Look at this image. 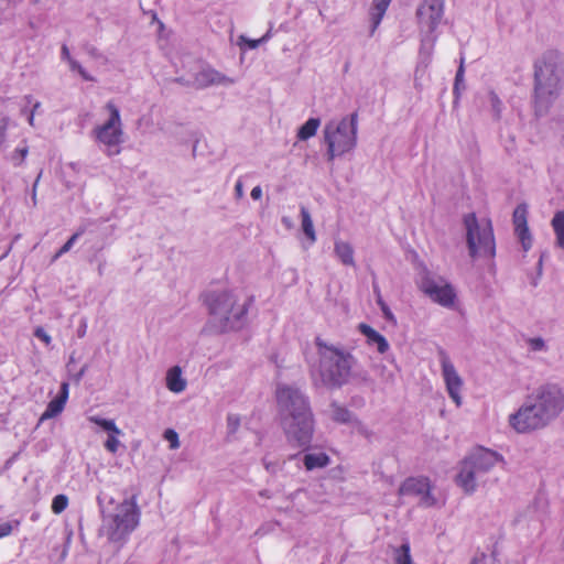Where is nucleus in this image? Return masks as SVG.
<instances>
[{
	"mask_svg": "<svg viewBox=\"0 0 564 564\" xmlns=\"http://www.w3.org/2000/svg\"><path fill=\"white\" fill-rule=\"evenodd\" d=\"M40 107H41V102L40 101H37V100L34 101V102L32 101V109H31V111H34V115H35L37 112V110L40 109Z\"/></svg>",
	"mask_w": 564,
	"mask_h": 564,
	"instance_id": "53",
	"label": "nucleus"
},
{
	"mask_svg": "<svg viewBox=\"0 0 564 564\" xmlns=\"http://www.w3.org/2000/svg\"><path fill=\"white\" fill-rule=\"evenodd\" d=\"M416 284L419 290L432 302L446 308L455 306L457 300L456 290L445 278L424 269L420 272Z\"/></svg>",
	"mask_w": 564,
	"mask_h": 564,
	"instance_id": "12",
	"label": "nucleus"
},
{
	"mask_svg": "<svg viewBox=\"0 0 564 564\" xmlns=\"http://www.w3.org/2000/svg\"><path fill=\"white\" fill-rule=\"evenodd\" d=\"M564 409V392L554 383L535 388L511 413L508 423L519 434L531 433L547 426Z\"/></svg>",
	"mask_w": 564,
	"mask_h": 564,
	"instance_id": "1",
	"label": "nucleus"
},
{
	"mask_svg": "<svg viewBox=\"0 0 564 564\" xmlns=\"http://www.w3.org/2000/svg\"><path fill=\"white\" fill-rule=\"evenodd\" d=\"M334 252L341 264L346 267H355V257L352 246L344 240L337 239L334 242Z\"/></svg>",
	"mask_w": 564,
	"mask_h": 564,
	"instance_id": "20",
	"label": "nucleus"
},
{
	"mask_svg": "<svg viewBox=\"0 0 564 564\" xmlns=\"http://www.w3.org/2000/svg\"><path fill=\"white\" fill-rule=\"evenodd\" d=\"M393 560L395 564H416L411 556V549L408 542L394 550Z\"/></svg>",
	"mask_w": 564,
	"mask_h": 564,
	"instance_id": "26",
	"label": "nucleus"
},
{
	"mask_svg": "<svg viewBox=\"0 0 564 564\" xmlns=\"http://www.w3.org/2000/svg\"><path fill=\"white\" fill-rule=\"evenodd\" d=\"M23 101L25 102V105L20 110L21 115L26 113V106L32 104L33 97L31 95H26L23 97Z\"/></svg>",
	"mask_w": 564,
	"mask_h": 564,
	"instance_id": "50",
	"label": "nucleus"
},
{
	"mask_svg": "<svg viewBox=\"0 0 564 564\" xmlns=\"http://www.w3.org/2000/svg\"><path fill=\"white\" fill-rule=\"evenodd\" d=\"M276 402L288 441L293 446L307 447L314 432L313 414L307 398L300 389L282 384L276 389Z\"/></svg>",
	"mask_w": 564,
	"mask_h": 564,
	"instance_id": "3",
	"label": "nucleus"
},
{
	"mask_svg": "<svg viewBox=\"0 0 564 564\" xmlns=\"http://www.w3.org/2000/svg\"><path fill=\"white\" fill-rule=\"evenodd\" d=\"M235 193L237 198H241L243 196V186L240 181H238L235 185Z\"/></svg>",
	"mask_w": 564,
	"mask_h": 564,
	"instance_id": "51",
	"label": "nucleus"
},
{
	"mask_svg": "<svg viewBox=\"0 0 564 564\" xmlns=\"http://www.w3.org/2000/svg\"><path fill=\"white\" fill-rule=\"evenodd\" d=\"M88 420L108 432V437L104 446L108 452L112 454L117 453L118 448L121 446V442L118 437L122 435V431L116 425L115 421L99 416H89Z\"/></svg>",
	"mask_w": 564,
	"mask_h": 564,
	"instance_id": "16",
	"label": "nucleus"
},
{
	"mask_svg": "<svg viewBox=\"0 0 564 564\" xmlns=\"http://www.w3.org/2000/svg\"><path fill=\"white\" fill-rule=\"evenodd\" d=\"M10 127V118L4 116L0 119V150L4 148L8 139V129Z\"/></svg>",
	"mask_w": 564,
	"mask_h": 564,
	"instance_id": "36",
	"label": "nucleus"
},
{
	"mask_svg": "<svg viewBox=\"0 0 564 564\" xmlns=\"http://www.w3.org/2000/svg\"><path fill=\"white\" fill-rule=\"evenodd\" d=\"M41 176H42V173H40V174L37 175V177H36L35 182H34V184H33L32 192H36V191H37V184H39V182H40Z\"/></svg>",
	"mask_w": 564,
	"mask_h": 564,
	"instance_id": "54",
	"label": "nucleus"
},
{
	"mask_svg": "<svg viewBox=\"0 0 564 564\" xmlns=\"http://www.w3.org/2000/svg\"><path fill=\"white\" fill-rule=\"evenodd\" d=\"M377 303L380 306L384 318H387L388 321H391V322H395L394 315L392 314V312L390 311L388 305L382 301L380 295L378 296Z\"/></svg>",
	"mask_w": 564,
	"mask_h": 564,
	"instance_id": "43",
	"label": "nucleus"
},
{
	"mask_svg": "<svg viewBox=\"0 0 564 564\" xmlns=\"http://www.w3.org/2000/svg\"><path fill=\"white\" fill-rule=\"evenodd\" d=\"M270 39V32H267L262 37L258 40H250L245 35H240L238 39V45L241 47L242 45H247L250 50L257 48L260 44L267 42Z\"/></svg>",
	"mask_w": 564,
	"mask_h": 564,
	"instance_id": "32",
	"label": "nucleus"
},
{
	"mask_svg": "<svg viewBox=\"0 0 564 564\" xmlns=\"http://www.w3.org/2000/svg\"><path fill=\"white\" fill-rule=\"evenodd\" d=\"M528 346L532 351H544L546 350L545 340L541 337H533L528 339Z\"/></svg>",
	"mask_w": 564,
	"mask_h": 564,
	"instance_id": "39",
	"label": "nucleus"
},
{
	"mask_svg": "<svg viewBox=\"0 0 564 564\" xmlns=\"http://www.w3.org/2000/svg\"><path fill=\"white\" fill-rule=\"evenodd\" d=\"M163 437L169 442L171 449H177L180 447L178 434L173 429L165 430Z\"/></svg>",
	"mask_w": 564,
	"mask_h": 564,
	"instance_id": "37",
	"label": "nucleus"
},
{
	"mask_svg": "<svg viewBox=\"0 0 564 564\" xmlns=\"http://www.w3.org/2000/svg\"><path fill=\"white\" fill-rule=\"evenodd\" d=\"M564 57L556 52L545 53L534 70L533 109L538 117L556 118L563 111Z\"/></svg>",
	"mask_w": 564,
	"mask_h": 564,
	"instance_id": "2",
	"label": "nucleus"
},
{
	"mask_svg": "<svg viewBox=\"0 0 564 564\" xmlns=\"http://www.w3.org/2000/svg\"><path fill=\"white\" fill-rule=\"evenodd\" d=\"M141 510L137 497L131 496L117 503L111 511L102 512L99 529L101 536L112 543H124L140 524Z\"/></svg>",
	"mask_w": 564,
	"mask_h": 564,
	"instance_id": "7",
	"label": "nucleus"
},
{
	"mask_svg": "<svg viewBox=\"0 0 564 564\" xmlns=\"http://www.w3.org/2000/svg\"><path fill=\"white\" fill-rule=\"evenodd\" d=\"M502 462L503 457L497 452L476 448L460 462L455 481L466 495H471L485 484L486 474Z\"/></svg>",
	"mask_w": 564,
	"mask_h": 564,
	"instance_id": "8",
	"label": "nucleus"
},
{
	"mask_svg": "<svg viewBox=\"0 0 564 564\" xmlns=\"http://www.w3.org/2000/svg\"><path fill=\"white\" fill-rule=\"evenodd\" d=\"M466 242L469 256L473 259L495 256V237L491 221L487 218L478 219L475 214L464 216Z\"/></svg>",
	"mask_w": 564,
	"mask_h": 564,
	"instance_id": "10",
	"label": "nucleus"
},
{
	"mask_svg": "<svg viewBox=\"0 0 564 564\" xmlns=\"http://www.w3.org/2000/svg\"><path fill=\"white\" fill-rule=\"evenodd\" d=\"M321 126V120L318 118H310L297 131V139L301 141L308 140L314 137L317 132V129Z\"/></svg>",
	"mask_w": 564,
	"mask_h": 564,
	"instance_id": "24",
	"label": "nucleus"
},
{
	"mask_svg": "<svg viewBox=\"0 0 564 564\" xmlns=\"http://www.w3.org/2000/svg\"><path fill=\"white\" fill-rule=\"evenodd\" d=\"M443 15L444 0H423L416 10L422 39L414 69L415 84L424 77L432 63L436 43V36L433 33L442 22Z\"/></svg>",
	"mask_w": 564,
	"mask_h": 564,
	"instance_id": "5",
	"label": "nucleus"
},
{
	"mask_svg": "<svg viewBox=\"0 0 564 564\" xmlns=\"http://www.w3.org/2000/svg\"><path fill=\"white\" fill-rule=\"evenodd\" d=\"M489 100H490L492 110L495 111L496 116L499 117L500 112H501V107H502L501 100L495 93L489 94Z\"/></svg>",
	"mask_w": 564,
	"mask_h": 564,
	"instance_id": "42",
	"label": "nucleus"
},
{
	"mask_svg": "<svg viewBox=\"0 0 564 564\" xmlns=\"http://www.w3.org/2000/svg\"><path fill=\"white\" fill-rule=\"evenodd\" d=\"M514 231H516L518 239L521 242L523 251L524 252L529 251L531 249L532 242H533L532 235L529 230V227L514 229Z\"/></svg>",
	"mask_w": 564,
	"mask_h": 564,
	"instance_id": "31",
	"label": "nucleus"
},
{
	"mask_svg": "<svg viewBox=\"0 0 564 564\" xmlns=\"http://www.w3.org/2000/svg\"><path fill=\"white\" fill-rule=\"evenodd\" d=\"M166 388L173 393H181L186 389V379L182 376V368L173 366L166 371Z\"/></svg>",
	"mask_w": 564,
	"mask_h": 564,
	"instance_id": "19",
	"label": "nucleus"
},
{
	"mask_svg": "<svg viewBox=\"0 0 564 564\" xmlns=\"http://www.w3.org/2000/svg\"><path fill=\"white\" fill-rule=\"evenodd\" d=\"M527 215H528V209H527L525 205H520L514 209V213H513L514 229L528 227Z\"/></svg>",
	"mask_w": 564,
	"mask_h": 564,
	"instance_id": "28",
	"label": "nucleus"
},
{
	"mask_svg": "<svg viewBox=\"0 0 564 564\" xmlns=\"http://www.w3.org/2000/svg\"><path fill=\"white\" fill-rule=\"evenodd\" d=\"M329 463V456L323 452L306 454L303 459V464L307 470L324 468L328 466Z\"/></svg>",
	"mask_w": 564,
	"mask_h": 564,
	"instance_id": "22",
	"label": "nucleus"
},
{
	"mask_svg": "<svg viewBox=\"0 0 564 564\" xmlns=\"http://www.w3.org/2000/svg\"><path fill=\"white\" fill-rule=\"evenodd\" d=\"M372 370L378 375L384 383H392L394 381V375L388 369L382 362H377L371 366Z\"/></svg>",
	"mask_w": 564,
	"mask_h": 564,
	"instance_id": "29",
	"label": "nucleus"
},
{
	"mask_svg": "<svg viewBox=\"0 0 564 564\" xmlns=\"http://www.w3.org/2000/svg\"><path fill=\"white\" fill-rule=\"evenodd\" d=\"M551 225L555 234V245L564 249V210L555 213Z\"/></svg>",
	"mask_w": 564,
	"mask_h": 564,
	"instance_id": "23",
	"label": "nucleus"
},
{
	"mask_svg": "<svg viewBox=\"0 0 564 564\" xmlns=\"http://www.w3.org/2000/svg\"><path fill=\"white\" fill-rule=\"evenodd\" d=\"M329 417L340 424H351L358 432L364 433L365 426L346 408L332 403L328 409Z\"/></svg>",
	"mask_w": 564,
	"mask_h": 564,
	"instance_id": "17",
	"label": "nucleus"
},
{
	"mask_svg": "<svg viewBox=\"0 0 564 564\" xmlns=\"http://www.w3.org/2000/svg\"><path fill=\"white\" fill-rule=\"evenodd\" d=\"M105 110L108 118L104 123L94 128L93 135L96 142L105 147L107 155H117L120 152L119 145L123 141L120 110L113 101H108L105 105Z\"/></svg>",
	"mask_w": 564,
	"mask_h": 564,
	"instance_id": "11",
	"label": "nucleus"
},
{
	"mask_svg": "<svg viewBox=\"0 0 564 564\" xmlns=\"http://www.w3.org/2000/svg\"><path fill=\"white\" fill-rule=\"evenodd\" d=\"M29 154V147L24 144L23 147L17 148L10 155V161L15 166H20L23 164L25 158Z\"/></svg>",
	"mask_w": 564,
	"mask_h": 564,
	"instance_id": "33",
	"label": "nucleus"
},
{
	"mask_svg": "<svg viewBox=\"0 0 564 564\" xmlns=\"http://www.w3.org/2000/svg\"><path fill=\"white\" fill-rule=\"evenodd\" d=\"M68 66L72 72H76L84 80L96 82V78L90 75L75 58L68 63Z\"/></svg>",
	"mask_w": 564,
	"mask_h": 564,
	"instance_id": "34",
	"label": "nucleus"
},
{
	"mask_svg": "<svg viewBox=\"0 0 564 564\" xmlns=\"http://www.w3.org/2000/svg\"><path fill=\"white\" fill-rule=\"evenodd\" d=\"M252 199L258 200L262 197V189L260 186H254L250 193Z\"/></svg>",
	"mask_w": 564,
	"mask_h": 564,
	"instance_id": "48",
	"label": "nucleus"
},
{
	"mask_svg": "<svg viewBox=\"0 0 564 564\" xmlns=\"http://www.w3.org/2000/svg\"><path fill=\"white\" fill-rule=\"evenodd\" d=\"M437 355L446 392L448 397L452 399V401L455 403V405L459 408L463 404L462 392L464 389V380L458 373L454 362L452 361L451 357L445 350L440 349Z\"/></svg>",
	"mask_w": 564,
	"mask_h": 564,
	"instance_id": "13",
	"label": "nucleus"
},
{
	"mask_svg": "<svg viewBox=\"0 0 564 564\" xmlns=\"http://www.w3.org/2000/svg\"><path fill=\"white\" fill-rule=\"evenodd\" d=\"M283 223L286 224L288 226H290V221H286L285 218L283 219Z\"/></svg>",
	"mask_w": 564,
	"mask_h": 564,
	"instance_id": "58",
	"label": "nucleus"
},
{
	"mask_svg": "<svg viewBox=\"0 0 564 564\" xmlns=\"http://www.w3.org/2000/svg\"><path fill=\"white\" fill-rule=\"evenodd\" d=\"M358 329L366 337L367 345L375 346L379 354H386L389 350L390 345L388 340L375 328L361 323L358 325Z\"/></svg>",
	"mask_w": 564,
	"mask_h": 564,
	"instance_id": "18",
	"label": "nucleus"
},
{
	"mask_svg": "<svg viewBox=\"0 0 564 564\" xmlns=\"http://www.w3.org/2000/svg\"><path fill=\"white\" fill-rule=\"evenodd\" d=\"M67 397H68V383L64 382L62 384L61 395L57 398L63 399L64 403H66Z\"/></svg>",
	"mask_w": 564,
	"mask_h": 564,
	"instance_id": "49",
	"label": "nucleus"
},
{
	"mask_svg": "<svg viewBox=\"0 0 564 564\" xmlns=\"http://www.w3.org/2000/svg\"><path fill=\"white\" fill-rule=\"evenodd\" d=\"M209 325L219 333L242 327L248 313L247 300L234 292L210 293L206 299Z\"/></svg>",
	"mask_w": 564,
	"mask_h": 564,
	"instance_id": "6",
	"label": "nucleus"
},
{
	"mask_svg": "<svg viewBox=\"0 0 564 564\" xmlns=\"http://www.w3.org/2000/svg\"><path fill=\"white\" fill-rule=\"evenodd\" d=\"M32 202H33V205H36L37 200H36V192H32Z\"/></svg>",
	"mask_w": 564,
	"mask_h": 564,
	"instance_id": "57",
	"label": "nucleus"
},
{
	"mask_svg": "<svg viewBox=\"0 0 564 564\" xmlns=\"http://www.w3.org/2000/svg\"><path fill=\"white\" fill-rule=\"evenodd\" d=\"M61 57L63 61L67 62V64L73 61L74 58L70 56L69 50L66 45L62 46L61 50Z\"/></svg>",
	"mask_w": 564,
	"mask_h": 564,
	"instance_id": "47",
	"label": "nucleus"
},
{
	"mask_svg": "<svg viewBox=\"0 0 564 564\" xmlns=\"http://www.w3.org/2000/svg\"><path fill=\"white\" fill-rule=\"evenodd\" d=\"M464 72H465V69H464V59L462 58L460 59V65H459V67L457 69L456 76H455L454 94L458 95L459 90L465 88Z\"/></svg>",
	"mask_w": 564,
	"mask_h": 564,
	"instance_id": "38",
	"label": "nucleus"
},
{
	"mask_svg": "<svg viewBox=\"0 0 564 564\" xmlns=\"http://www.w3.org/2000/svg\"><path fill=\"white\" fill-rule=\"evenodd\" d=\"M392 0H373L370 8L371 34L377 30Z\"/></svg>",
	"mask_w": 564,
	"mask_h": 564,
	"instance_id": "21",
	"label": "nucleus"
},
{
	"mask_svg": "<svg viewBox=\"0 0 564 564\" xmlns=\"http://www.w3.org/2000/svg\"><path fill=\"white\" fill-rule=\"evenodd\" d=\"M235 79L212 67L202 68L194 78V84L199 88L208 86H231Z\"/></svg>",
	"mask_w": 564,
	"mask_h": 564,
	"instance_id": "15",
	"label": "nucleus"
},
{
	"mask_svg": "<svg viewBox=\"0 0 564 564\" xmlns=\"http://www.w3.org/2000/svg\"><path fill=\"white\" fill-rule=\"evenodd\" d=\"M64 406H65V403H64L63 399H58V398L53 399L47 404L46 410L44 411V413L41 416V420L43 421V420L52 419V417L58 415L63 411Z\"/></svg>",
	"mask_w": 564,
	"mask_h": 564,
	"instance_id": "27",
	"label": "nucleus"
},
{
	"mask_svg": "<svg viewBox=\"0 0 564 564\" xmlns=\"http://www.w3.org/2000/svg\"><path fill=\"white\" fill-rule=\"evenodd\" d=\"M487 556L485 553H477L470 561L469 564H486Z\"/></svg>",
	"mask_w": 564,
	"mask_h": 564,
	"instance_id": "46",
	"label": "nucleus"
},
{
	"mask_svg": "<svg viewBox=\"0 0 564 564\" xmlns=\"http://www.w3.org/2000/svg\"><path fill=\"white\" fill-rule=\"evenodd\" d=\"M316 347L318 362L313 367L312 373L323 386L339 388L352 378L365 384L372 383L366 370L355 371L358 360L350 351L319 338L316 339Z\"/></svg>",
	"mask_w": 564,
	"mask_h": 564,
	"instance_id": "4",
	"label": "nucleus"
},
{
	"mask_svg": "<svg viewBox=\"0 0 564 564\" xmlns=\"http://www.w3.org/2000/svg\"><path fill=\"white\" fill-rule=\"evenodd\" d=\"M34 335L44 341L46 345L51 344V336L41 327H37L34 332Z\"/></svg>",
	"mask_w": 564,
	"mask_h": 564,
	"instance_id": "44",
	"label": "nucleus"
},
{
	"mask_svg": "<svg viewBox=\"0 0 564 564\" xmlns=\"http://www.w3.org/2000/svg\"><path fill=\"white\" fill-rule=\"evenodd\" d=\"M68 506V498L65 495H57L52 501V511L55 514L62 513Z\"/></svg>",
	"mask_w": 564,
	"mask_h": 564,
	"instance_id": "35",
	"label": "nucleus"
},
{
	"mask_svg": "<svg viewBox=\"0 0 564 564\" xmlns=\"http://www.w3.org/2000/svg\"><path fill=\"white\" fill-rule=\"evenodd\" d=\"M86 231V226H80L74 235H78V238Z\"/></svg>",
	"mask_w": 564,
	"mask_h": 564,
	"instance_id": "55",
	"label": "nucleus"
},
{
	"mask_svg": "<svg viewBox=\"0 0 564 564\" xmlns=\"http://www.w3.org/2000/svg\"><path fill=\"white\" fill-rule=\"evenodd\" d=\"M514 231H516L518 239L521 242L523 251L524 252L529 251L531 249L532 242H533L532 235L529 230V227L514 229Z\"/></svg>",
	"mask_w": 564,
	"mask_h": 564,
	"instance_id": "30",
	"label": "nucleus"
},
{
	"mask_svg": "<svg viewBox=\"0 0 564 564\" xmlns=\"http://www.w3.org/2000/svg\"><path fill=\"white\" fill-rule=\"evenodd\" d=\"M35 115H34V111H30L29 116H28V122L31 127H34L35 126Z\"/></svg>",
	"mask_w": 564,
	"mask_h": 564,
	"instance_id": "52",
	"label": "nucleus"
},
{
	"mask_svg": "<svg viewBox=\"0 0 564 564\" xmlns=\"http://www.w3.org/2000/svg\"><path fill=\"white\" fill-rule=\"evenodd\" d=\"M13 528L10 522H3L0 524V539L11 534Z\"/></svg>",
	"mask_w": 564,
	"mask_h": 564,
	"instance_id": "45",
	"label": "nucleus"
},
{
	"mask_svg": "<svg viewBox=\"0 0 564 564\" xmlns=\"http://www.w3.org/2000/svg\"><path fill=\"white\" fill-rule=\"evenodd\" d=\"M240 426V417L237 414H229L227 416V427L230 433H235Z\"/></svg>",
	"mask_w": 564,
	"mask_h": 564,
	"instance_id": "41",
	"label": "nucleus"
},
{
	"mask_svg": "<svg viewBox=\"0 0 564 564\" xmlns=\"http://www.w3.org/2000/svg\"><path fill=\"white\" fill-rule=\"evenodd\" d=\"M78 235H72L70 238L63 245V247L57 251V253L54 256V260L59 258L62 254L68 252L74 243L77 241Z\"/></svg>",
	"mask_w": 564,
	"mask_h": 564,
	"instance_id": "40",
	"label": "nucleus"
},
{
	"mask_svg": "<svg viewBox=\"0 0 564 564\" xmlns=\"http://www.w3.org/2000/svg\"><path fill=\"white\" fill-rule=\"evenodd\" d=\"M86 333V325H84L79 330H78V336L79 337H83Z\"/></svg>",
	"mask_w": 564,
	"mask_h": 564,
	"instance_id": "56",
	"label": "nucleus"
},
{
	"mask_svg": "<svg viewBox=\"0 0 564 564\" xmlns=\"http://www.w3.org/2000/svg\"><path fill=\"white\" fill-rule=\"evenodd\" d=\"M432 485L429 478L425 477H410L405 479L400 488V497H414L417 499V503L424 508H431L436 506L437 500L432 492Z\"/></svg>",
	"mask_w": 564,
	"mask_h": 564,
	"instance_id": "14",
	"label": "nucleus"
},
{
	"mask_svg": "<svg viewBox=\"0 0 564 564\" xmlns=\"http://www.w3.org/2000/svg\"><path fill=\"white\" fill-rule=\"evenodd\" d=\"M358 115L356 112L329 120L323 129L324 142L327 147V160L333 161L351 152L357 145Z\"/></svg>",
	"mask_w": 564,
	"mask_h": 564,
	"instance_id": "9",
	"label": "nucleus"
},
{
	"mask_svg": "<svg viewBox=\"0 0 564 564\" xmlns=\"http://www.w3.org/2000/svg\"><path fill=\"white\" fill-rule=\"evenodd\" d=\"M301 221H302V230L305 236L308 238L311 243L316 241V232L314 229L313 220L311 214L305 207H301Z\"/></svg>",
	"mask_w": 564,
	"mask_h": 564,
	"instance_id": "25",
	"label": "nucleus"
}]
</instances>
